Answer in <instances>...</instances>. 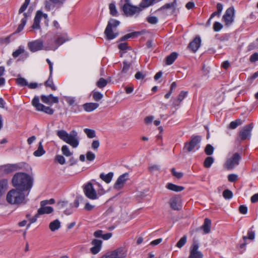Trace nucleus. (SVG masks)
Segmentation results:
<instances>
[{
  "instance_id": "1",
  "label": "nucleus",
  "mask_w": 258,
  "mask_h": 258,
  "mask_svg": "<svg viewBox=\"0 0 258 258\" xmlns=\"http://www.w3.org/2000/svg\"><path fill=\"white\" fill-rule=\"evenodd\" d=\"M12 183L16 189L29 195L33 184V178L26 173L18 172L13 176Z\"/></svg>"
},
{
  "instance_id": "2",
  "label": "nucleus",
  "mask_w": 258,
  "mask_h": 258,
  "mask_svg": "<svg viewBox=\"0 0 258 258\" xmlns=\"http://www.w3.org/2000/svg\"><path fill=\"white\" fill-rule=\"evenodd\" d=\"M27 194L19 190L18 189H12L7 194V201L11 205L20 206L27 203L26 198L28 196Z\"/></svg>"
},
{
  "instance_id": "3",
  "label": "nucleus",
  "mask_w": 258,
  "mask_h": 258,
  "mask_svg": "<svg viewBox=\"0 0 258 258\" xmlns=\"http://www.w3.org/2000/svg\"><path fill=\"white\" fill-rule=\"evenodd\" d=\"M56 134L61 140L69 144L73 148H76L79 145V141L77 138L78 133L76 131L73 130L69 134L66 131L62 130L58 131Z\"/></svg>"
},
{
  "instance_id": "4",
  "label": "nucleus",
  "mask_w": 258,
  "mask_h": 258,
  "mask_svg": "<svg viewBox=\"0 0 258 258\" xmlns=\"http://www.w3.org/2000/svg\"><path fill=\"white\" fill-rule=\"evenodd\" d=\"M119 22L116 20H111L108 22L107 25L104 31V34L107 40H112L116 38L118 33L113 31V29H115L119 24Z\"/></svg>"
},
{
  "instance_id": "5",
  "label": "nucleus",
  "mask_w": 258,
  "mask_h": 258,
  "mask_svg": "<svg viewBox=\"0 0 258 258\" xmlns=\"http://www.w3.org/2000/svg\"><path fill=\"white\" fill-rule=\"evenodd\" d=\"M201 141V136H192L189 142L184 143L183 150H186L187 152H195L200 148Z\"/></svg>"
},
{
  "instance_id": "6",
  "label": "nucleus",
  "mask_w": 258,
  "mask_h": 258,
  "mask_svg": "<svg viewBox=\"0 0 258 258\" xmlns=\"http://www.w3.org/2000/svg\"><path fill=\"white\" fill-rule=\"evenodd\" d=\"M83 191L86 197L90 200H94L99 198V195L94 188L91 182H88L84 186Z\"/></svg>"
},
{
  "instance_id": "7",
  "label": "nucleus",
  "mask_w": 258,
  "mask_h": 258,
  "mask_svg": "<svg viewBox=\"0 0 258 258\" xmlns=\"http://www.w3.org/2000/svg\"><path fill=\"white\" fill-rule=\"evenodd\" d=\"M121 8L124 14L126 16H132L136 13H139L143 9L140 6L139 7L133 6L131 3H124L121 6Z\"/></svg>"
},
{
  "instance_id": "8",
  "label": "nucleus",
  "mask_w": 258,
  "mask_h": 258,
  "mask_svg": "<svg viewBox=\"0 0 258 258\" xmlns=\"http://www.w3.org/2000/svg\"><path fill=\"white\" fill-rule=\"evenodd\" d=\"M27 164L25 162H21L17 164H8L2 166L0 169L4 174H8L17 170L21 169Z\"/></svg>"
},
{
  "instance_id": "9",
  "label": "nucleus",
  "mask_w": 258,
  "mask_h": 258,
  "mask_svg": "<svg viewBox=\"0 0 258 258\" xmlns=\"http://www.w3.org/2000/svg\"><path fill=\"white\" fill-rule=\"evenodd\" d=\"M241 159V157L240 154L238 153H235L226 160L224 165L225 167L228 170L233 169L239 164Z\"/></svg>"
},
{
  "instance_id": "10",
  "label": "nucleus",
  "mask_w": 258,
  "mask_h": 258,
  "mask_svg": "<svg viewBox=\"0 0 258 258\" xmlns=\"http://www.w3.org/2000/svg\"><path fill=\"white\" fill-rule=\"evenodd\" d=\"M28 47L32 52L42 49L45 50V46L43 45V42L41 39H37L28 42Z\"/></svg>"
},
{
  "instance_id": "11",
  "label": "nucleus",
  "mask_w": 258,
  "mask_h": 258,
  "mask_svg": "<svg viewBox=\"0 0 258 258\" xmlns=\"http://www.w3.org/2000/svg\"><path fill=\"white\" fill-rule=\"evenodd\" d=\"M234 9L233 7L227 9L222 17V20L224 22L225 25H230L234 20Z\"/></svg>"
},
{
  "instance_id": "12",
  "label": "nucleus",
  "mask_w": 258,
  "mask_h": 258,
  "mask_svg": "<svg viewBox=\"0 0 258 258\" xmlns=\"http://www.w3.org/2000/svg\"><path fill=\"white\" fill-rule=\"evenodd\" d=\"M253 128L252 123H249L243 126L239 133V136L241 140L249 139L251 136V132Z\"/></svg>"
},
{
  "instance_id": "13",
  "label": "nucleus",
  "mask_w": 258,
  "mask_h": 258,
  "mask_svg": "<svg viewBox=\"0 0 258 258\" xmlns=\"http://www.w3.org/2000/svg\"><path fill=\"white\" fill-rule=\"evenodd\" d=\"M127 250L122 247H119L114 250L108 251L109 258H125Z\"/></svg>"
},
{
  "instance_id": "14",
  "label": "nucleus",
  "mask_w": 258,
  "mask_h": 258,
  "mask_svg": "<svg viewBox=\"0 0 258 258\" xmlns=\"http://www.w3.org/2000/svg\"><path fill=\"white\" fill-rule=\"evenodd\" d=\"M199 246L197 241H194L190 247V252L188 258H203V254L198 250Z\"/></svg>"
},
{
  "instance_id": "15",
  "label": "nucleus",
  "mask_w": 258,
  "mask_h": 258,
  "mask_svg": "<svg viewBox=\"0 0 258 258\" xmlns=\"http://www.w3.org/2000/svg\"><path fill=\"white\" fill-rule=\"evenodd\" d=\"M128 179V173H125L120 175L113 185V188L120 190L123 188L126 181Z\"/></svg>"
},
{
  "instance_id": "16",
  "label": "nucleus",
  "mask_w": 258,
  "mask_h": 258,
  "mask_svg": "<svg viewBox=\"0 0 258 258\" xmlns=\"http://www.w3.org/2000/svg\"><path fill=\"white\" fill-rule=\"evenodd\" d=\"M66 40L62 36H58L57 38L55 39H50V42H54L55 45H50L48 46H46L45 49L46 50H55L59 46L63 44Z\"/></svg>"
},
{
  "instance_id": "17",
  "label": "nucleus",
  "mask_w": 258,
  "mask_h": 258,
  "mask_svg": "<svg viewBox=\"0 0 258 258\" xmlns=\"http://www.w3.org/2000/svg\"><path fill=\"white\" fill-rule=\"evenodd\" d=\"M123 67L120 73L118 74V80H122V79L125 78L127 75V73L130 70V68L132 65V62H127L126 60H124L122 62Z\"/></svg>"
},
{
  "instance_id": "18",
  "label": "nucleus",
  "mask_w": 258,
  "mask_h": 258,
  "mask_svg": "<svg viewBox=\"0 0 258 258\" xmlns=\"http://www.w3.org/2000/svg\"><path fill=\"white\" fill-rule=\"evenodd\" d=\"M201 43V38L199 36H197L188 44L187 48L193 52H196L200 47Z\"/></svg>"
},
{
  "instance_id": "19",
  "label": "nucleus",
  "mask_w": 258,
  "mask_h": 258,
  "mask_svg": "<svg viewBox=\"0 0 258 258\" xmlns=\"http://www.w3.org/2000/svg\"><path fill=\"white\" fill-rule=\"evenodd\" d=\"M41 100L43 103L49 105L57 103L59 101L58 98L53 96L52 94H49V95H42Z\"/></svg>"
},
{
  "instance_id": "20",
  "label": "nucleus",
  "mask_w": 258,
  "mask_h": 258,
  "mask_svg": "<svg viewBox=\"0 0 258 258\" xmlns=\"http://www.w3.org/2000/svg\"><path fill=\"white\" fill-rule=\"evenodd\" d=\"M180 199L178 197L171 198L169 201V204L172 209L174 210H179L181 208Z\"/></svg>"
},
{
  "instance_id": "21",
  "label": "nucleus",
  "mask_w": 258,
  "mask_h": 258,
  "mask_svg": "<svg viewBox=\"0 0 258 258\" xmlns=\"http://www.w3.org/2000/svg\"><path fill=\"white\" fill-rule=\"evenodd\" d=\"M92 244L93 245V246L91 248L90 251L93 254H96L98 253L101 249L102 241L95 239L92 240Z\"/></svg>"
},
{
  "instance_id": "22",
  "label": "nucleus",
  "mask_w": 258,
  "mask_h": 258,
  "mask_svg": "<svg viewBox=\"0 0 258 258\" xmlns=\"http://www.w3.org/2000/svg\"><path fill=\"white\" fill-rule=\"evenodd\" d=\"M40 206L41 207L37 211V216H39L44 214H48L51 213L53 211V209L51 207L46 206Z\"/></svg>"
},
{
  "instance_id": "23",
  "label": "nucleus",
  "mask_w": 258,
  "mask_h": 258,
  "mask_svg": "<svg viewBox=\"0 0 258 258\" xmlns=\"http://www.w3.org/2000/svg\"><path fill=\"white\" fill-rule=\"evenodd\" d=\"M99 107L97 103H86L83 105L84 109L86 112H91Z\"/></svg>"
},
{
  "instance_id": "24",
  "label": "nucleus",
  "mask_w": 258,
  "mask_h": 258,
  "mask_svg": "<svg viewBox=\"0 0 258 258\" xmlns=\"http://www.w3.org/2000/svg\"><path fill=\"white\" fill-rule=\"evenodd\" d=\"M211 221L208 218L204 220V222L201 228L203 230L205 234L210 233L211 230Z\"/></svg>"
},
{
  "instance_id": "25",
  "label": "nucleus",
  "mask_w": 258,
  "mask_h": 258,
  "mask_svg": "<svg viewBox=\"0 0 258 258\" xmlns=\"http://www.w3.org/2000/svg\"><path fill=\"white\" fill-rule=\"evenodd\" d=\"M178 53L175 52L171 53L170 55L166 56L165 62L167 65L172 64L175 59L177 58Z\"/></svg>"
},
{
  "instance_id": "26",
  "label": "nucleus",
  "mask_w": 258,
  "mask_h": 258,
  "mask_svg": "<svg viewBox=\"0 0 258 258\" xmlns=\"http://www.w3.org/2000/svg\"><path fill=\"white\" fill-rule=\"evenodd\" d=\"M44 85L47 87L50 88L53 91H55L57 89L52 80V74H49L48 79L45 82Z\"/></svg>"
},
{
  "instance_id": "27",
  "label": "nucleus",
  "mask_w": 258,
  "mask_h": 258,
  "mask_svg": "<svg viewBox=\"0 0 258 258\" xmlns=\"http://www.w3.org/2000/svg\"><path fill=\"white\" fill-rule=\"evenodd\" d=\"M100 178L103 181H104L106 183H109L111 182L113 176V173L112 172H109L107 174H105L103 173H102L100 174Z\"/></svg>"
},
{
  "instance_id": "28",
  "label": "nucleus",
  "mask_w": 258,
  "mask_h": 258,
  "mask_svg": "<svg viewBox=\"0 0 258 258\" xmlns=\"http://www.w3.org/2000/svg\"><path fill=\"white\" fill-rule=\"evenodd\" d=\"M45 153V151L43 149L42 141H41L39 143L38 149L34 152L33 155L35 157H40L44 154Z\"/></svg>"
},
{
  "instance_id": "29",
  "label": "nucleus",
  "mask_w": 258,
  "mask_h": 258,
  "mask_svg": "<svg viewBox=\"0 0 258 258\" xmlns=\"http://www.w3.org/2000/svg\"><path fill=\"white\" fill-rule=\"evenodd\" d=\"M166 187L168 189L176 192L181 191L184 189L182 186L177 185L171 183H167Z\"/></svg>"
},
{
  "instance_id": "30",
  "label": "nucleus",
  "mask_w": 258,
  "mask_h": 258,
  "mask_svg": "<svg viewBox=\"0 0 258 258\" xmlns=\"http://www.w3.org/2000/svg\"><path fill=\"white\" fill-rule=\"evenodd\" d=\"M60 227V222L57 219L51 222L49 225V228L51 231H55Z\"/></svg>"
},
{
  "instance_id": "31",
  "label": "nucleus",
  "mask_w": 258,
  "mask_h": 258,
  "mask_svg": "<svg viewBox=\"0 0 258 258\" xmlns=\"http://www.w3.org/2000/svg\"><path fill=\"white\" fill-rule=\"evenodd\" d=\"M40 14L36 13L34 19V23L32 26L33 29H39L40 28V22L41 18L40 17Z\"/></svg>"
},
{
  "instance_id": "32",
  "label": "nucleus",
  "mask_w": 258,
  "mask_h": 258,
  "mask_svg": "<svg viewBox=\"0 0 258 258\" xmlns=\"http://www.w3.org/2000/svg\"><path fill=\"white\" fill-rule=\"evenodd\" d=\"M177 6L176 0H174V1L171 3H167L161 7V10L163 9H171L173 13H174L175 11L176 7Z\"/></svg>"
},
{
  "instance_id": "33",
  "label": "nucleus",
  "mask_w": 258,
  "mask_h": 258,
  "mask_svg": "<svg viewBox=\"0 0 258 258\" xmlns=\"http://www.w3.org/2000/svg\"><path fill=\"white\" fill-rule=\"evenodd\" d=\"M253 226H252L247 231V235L244 236L243 237V240H245L246 239H249L250 240H253L255 237V232L252 230Z\"/></svg>"
},
{
  "instance_id": "34",
  "label": "nucleus",
  "mask_w": 258,
  "mask_h": 258,
  "mask_svg": "<svg viewBox=\"0 0 258 258\" xmlns=\"http://www.w3.org/2000/svg\"><path fill=\"white\" fill-rule=\"evenodd\" d=\"M187 92L182 91L178 96L177 100L173 102L174 105H177L182 101L187 95Z\"/></svg>"
},
{
  "instance_id": "35",
  "label": "nucleus",
  "mask_w": 258,
  "mask_h": 258,
  "mask_svg": "<svg viewBox=\"0 0 258 258\" xmlns=\"http://www.w3.org/2000/svg\"><path fill=\"white\" fill-rule=\"evenodd\" d=\"M32 105L38 111L42 106V104L39 103V98L38 96H35L32 100Z\"/></svg>"
},
{
  "instance_id": "36",
  "label": "nucleus",
  "mask_w": 258,
  "mask_h": 258,
  "mask_svg": "<svg viewBox=\"0 0 258 258\" xmlns=\"http://www.w3.org/2000/svg\"><path fill=\"white\" fill-rule=\"evenodd\" d=\"M242 123V121L241 119H237L234 121H231L229 125V128L230 129H235L238 126L241 125Z\"/></svg>"
},
{
  "instance_id": "37",
  "label": "nucleus",
  "mask_w": 258,
  "mask_h": 258,
  "mask_svg": "<svg viewBox=\"0 0 258 258\" xmlns=\"http://www.w3.org/2000/svg\"><path fill=\"white\" fill-rule=\"evenodd\" d=\"M155 1V0H142L139 5V6L143 9L146 8L152 5Z\"/></svg>"
},
{
  "instance_id": "38",
  "label": "nucleus",
  "mask_w": 258,
  "mask_h": 258,
  "mask_svg": "<svg viewBox=\"0 0 258 258\" xmlns=\"http://www.w3.org/2000/svg\"><path fill=\"white\" fill-rule=\"evenodd\" d=\"M8 186V181L6 179H2L0 180V196L7 189Z\"/></svg>"
},
{
  "instance_id": "39",
  "label": "nucleus",
  "mask_w": 258,
  "mask_h": 258,
  "mask_svg": "<svg viewBox=\"0 0 258 258\" xmlns=\"http://www.w3.org/2000/svg\"><path fill=\"white\" fill-rule=\"evenodd\" d=\"M38 111H42L49 115H51L54 113V110L48 106H46L43 104Z\"/></svg>"
},
{
  "instance_id": "40",
  "label": "nucleus",
  "mask_w": 258,
  "mask_h": 258,
  "mask_svg": "<svg viewBox=\"0 0 258 258\" xmlns=\"http://www.w3.org/2000/svg\"><path fill=\"white\" fill-rule=\"evenodd\" d=\"M214 159L212 157H207L204 162V166L205 168H210L214 163Z\"/></svg>"
},
{
  "instance_id": "41",
  "label": "nucleus",
  "mask_w": 258,
  "mask_h": 258,
  "mask_svg": "<svg viewBox=\"0 0 258 258\" xmlns=\"http://www.w3.org/2000/svg\"><path fill=\"white\" fill-rule=\"evenodd\" d=\"M17 84L20 87L27 86L28 85V82L27 80L22 77H19L16 80Z\"/></svg>"
},
{
  "instance_id": "42",
  "label": "nucleus",
  "mask_w": 258,
  "mask_h": 258,
  "mask_svg": "<svg viewBox=\"0 0 258 258\" xmlns=\"http://www.w3.org/2000/svg\"><path fill=\"white\" fill-rule=\"evenodd\" d=\"M25 50L24 47L23 46H20L19 48L14 51L12 53V55L14 58H16L19 56L20 54L24 53Z\"/></svg>"
},
{
  "instance_id": "43",
  "label": "nucleus",
  "mask_w": 258,
  "mask_h": 258,
  "mask_svg": "<svg viewBox=\"0 0 258 258\" xmlns=\"http://www.w3.org/2000/svg\"><path fill=\"white\" fill-rule=\"evenodd\" d=\"M92 97L94 101H99L103 98V94L99 92L93 91L92 92Z\"/></svg>"
},
{
  "instance_id": "44",
  "label": "nucleus",
  "mask_w": 258,
  "mask_h": 258,
  "mask_svg": "<svg viewBox=\"0 0 258 258\" xmlns=\"http://www.w3.org/2000/svg\"><path fill=\"white\" fill-rule=\"evenodd\" d=\"M61 151L63 155L66 157H70L73 155V153L71 152L67 145H63L61 147Z\"/></svg>"
},
{
  "instance_id": "45",
  "label": "nucleus",
  "mask_w": 258,
  "mask_h": 258,
  "mask_svg": "<svg viewBox=\"0 0 258 258\" xmlns=\"http://www.w3.org/2000/svg\"><path fill=\"white\" fill-rule=\"evenodd\" d=\"M26 24V19H22L21 21V23L19 25L17 30L14 33H13V34L19 33L21 31H22V30L24 29V27Z\"/></svg>"
},
{
  "instance_id": "46",
  "label": "nucleus",
  "mask_w": 258,
  "mask_h": 258,
  "mask_svg": "<svg viewBox=\"0 0 258 258\" xmlns=\"http://www.w3.org/2000/svg\"><path fill=\"white\" fill-rule=\"evenodd\" d=\"M107 81L103 78H101L96 83V85L99 88H103L107 84Z\"/></svg>"
},
{
  "instance_id": "47",
  "label": "nucleus",
  "mask_w": 258,
  "mask_h": 258,
  "mask_svg": "<svg viewBox=\"0 0 258 258\" xmlns=\"http://www.w3.org/2000/svg\"><path fill=\"white\" fill-rule=\"evenodd\" d=\"M91 182L98 187L99 188L97 189V192L99 196L102 195L105 193L104 190L101 184L96 181L95 180H92Z\"/></svg>"
},
{
  "instance_id": "48",
  "label": "nucleus",
  "mask_w": 258,
  "mask_h": 258,
  "mask_svg": "<svg viewBox=\"0 0 258 258\" xmlns=\"http://www.w3.org/2000/svg\"><path fill=\"white\" fill-rule=\"evenodd\" d=\"M109 9L110 11V14L113 16H117V11L116 9V7L114 4L111 3L109 4Z\"/></svg>"
},
{
  "instance_id": "49",
  "label": "nucleus",
  "mask_w": 258,
  "mask_h": 258,
  "mask_svg": "<svg viewBox=\"0 0 258 258\" xmlns=\"http://www.w3.org/2000/svg\"><path fill=\"white\" fill-rule=\"evenodd\" d=\"M186 240L187 236L186 235H184L177 242L176 246L178 248H181L186 243Z\"/></svg>"
},
{
  "instance_id": "50",
  "label": "nucleus",
  "mask_w": 258,
  "mask_h": 258,
  "mask_svg": "<svg viewBox=\"0 0 258 258\" xmlns=\"http://www.w3.org/2000/svg\"><path fill=\"white\" fill-rule=\"evenodd\" d=\"M84 131L89 138H93L95 137V132L93 130L85 128Z\"/></svg>"
},
{
  "instance_id": "51",
  "label": "nucleus",
  "mask_w": 258,
  "mask_h": 258,
  "mask_svg": "<svg viewBox=\"0 0 258 258\" xmlns=\"http://www.w3.org/2000/svg\"><path fill=\"white\" fill-rule=\"evenodd\" d=\"M214 152V148L213 147L210 145L208 144L205 149V152L207 155H211Z\"/></svg>"
},
{
  "instance_id": "52",
  "label": "nucleus",
  "mask_w": 258,
  "mask_h": 258,
  "mask_svg": "<svg viewBox=\"0 0 258 258\" xmlns=\"http://www.w3.org/2000/svg\"><path fill=\"white\" fill-rule=\"evenodd\" d=\"M223 196L225 199H230L233 197V193L229 189H225L223 192Z\"/></svg>"
},
{
  "instance_id": "53",
  "label": "nucleus",
  "mask_w": 258,
  "mask_h": 258,
  "mask_svg": "<svg viewBox=\"0 0 258 258\" xmlns=\"http://www.w3.org/2000/svg\"><path fill=\"white\" fill-rule=\"evenodd\" d=\"M30 0H25L24 3L19 10V14L22 13L26 10L27 8L28 7L30 3Z\"/></svg>"
},
{
  "instance_id": "54",
  "label": "nucleus",
  "mask_w": 258,
  "mask_h": 258,
  "mask_svg": "<svg viewBox=\"0 0 258 258\" xmlns=\"http://www.w3.org/2000/svg\"><path fill=\"white\" fill-rule=\"evenodd\" d=\"M55 160L61 165H63L66 163L64 157L60 155H56L55 157Z\"/></svg>"
},
{
  "instance_id": "55",
  "label": "nucleus",
  "mask_w": 258,
  "mask_h": 258,
  "mask_svg": "<svg viewBox=\"0 0 258 258\" xmlns=\"http://www.w3.org/2000/svg\"><path fill=\"white\" fill-rule=\"evenodd\" d=\"M136 35V32H132V33H128V34L125 35L124 36H123V37H122L120 39V41H125L126 39H128L130 38H132Z\"/></svg>"
},
{
  "instance_id": "56",
  "label": "nucleus",
  "mask_w": 258,
  "mask_h": 258,
  "mask_svg": "<svg viewBox=\"0 0 258 258\" xmlns=\"http://www.w3.org/2000/svg\"><path fill=\"white\" fill-rule=\"evenodd\" d=\"M95 158V155L91 151H88L86 153V159L89 161H92Z\"/></svg>"
},
{
  "instance_id": "57",
  "label": "nucleus",
  "mask_w": 258,
  "mask_h": 258,
  "mask_svg": "<svg viewBox=\"0 0 258 258\" xmlns=\"http://www.w3.org/2000/svg\"><path fill=\"white\" fill-rule=\"evenodd\" d=\"M148 22L151 24H155L158 22V18L155 16H150L147 18Z\"/></svg>"
},
{
  "instance_id": "58",
  "label": "nucleus",
  "mask_w": 258,
  "mask_h": 258,
  "mask_svg": "<svg viewBox=\"0 0 258 258\" xmlns=\"http://www.w3.org/2000/svg\"><path fill=\"white\" fill-rule=\"evenodd\" d=\"M223 28V25L219 22H216L213 25L214 30L216 32L220 31Z\"/></svg>"
},
{
  "instance_id": "59",
  "label": "nucleus",
  "mask_w": 258,
  "mask_h": 258,
  "mask_svg": "<svg viewBox=\"0 0 258 258\" xmlns=\"http://www.w3.org/2000/svg\"><path fill=\"white\" fill-rule=\"evenodd\" d=\"M65 100L69 105H73L75 103V98L72 97H66Z\"/></svg>"
},
{
  "instance_id": "60",
  "label": "nucleus",
  "mask_w": 258,
  "mask_h": 258,
  "mask_svg": "<svg viewBox=\"0 0 258 258\" xmlns=\"http://www.w3.org/2000/svg\"><path fill=\"white\" fill-rule=\"evenodd\" d=\"M55 203V200L53 199H51L49 200H44L40 202V206H46L47 204H53Z\"/></svg>"
},
{
  "instance_id": "61",
  "label": "nucleus",
  "mask_w": 258,
  "mask_h": 258,
  "mask_svg": "<svg viewBox=\"0 0 258 258\" xmlns=\"http://www.w3.org/2000/svg\"><path fill=\"white\" fill-rule=\"evenodd\" d=\"M52 4L53 3L50 1H46L44 3L45 9L47 11L50 10L53 7Z\"/></svg>"
},
{
  "instance_id": "62",
  "label": "nucleus",
  "mask_w": 258,
  "mask_h": 258,
  "mask_svg": "<svg viewBox=\"0 0 258 258\" xmlns=\"http://www.w3.org/2000/svg\"><path fill=\"white\" fill-rule=\"evenodd\" d=\"M238 178V176L235 174H231L228 176V181L231 182L235 181Z\"/></svg>"
},
{
  "instance_id": "63",
  "label": "nucleus",
  "mask_w": 258,
  "mask_h": 258,
  "mask_svg": "<svg viewBox=\"0 0 258 258\" xmlns=\"http://www.w3.org/2000/svg\"><path fill=\"white\" fill-rule=\"evenodd\" d=\"M239 211L242 214H245L247 212V208L245 205H241L239 207Z\"/></svg>"
},
{
  "instance_id": "64",
  "label": "nucleus",
  "mask_w": 258,
  "mask_h": 258,
  "mask_svg": "<svg viewBox=\"0 0 258 258\" xmlns=\"http://www.w3.org/2000/svg\"><path fill=\"white\" fill-rule=\"evenodd\" d=\"M249 60L252 62H254L256 61H258V53H254L252 54L249 58Z\"/></svg>"
}]
</instances>
